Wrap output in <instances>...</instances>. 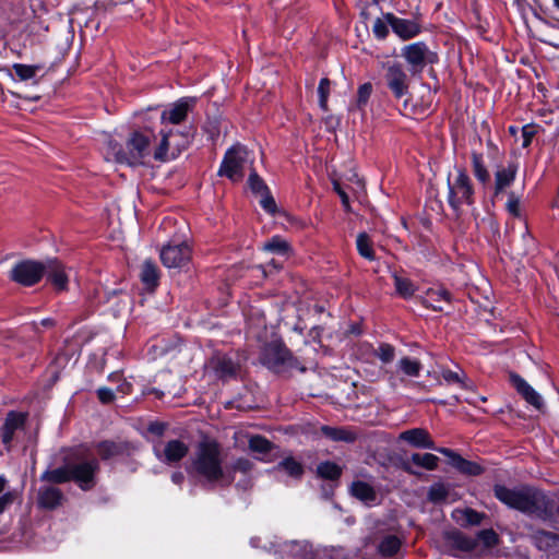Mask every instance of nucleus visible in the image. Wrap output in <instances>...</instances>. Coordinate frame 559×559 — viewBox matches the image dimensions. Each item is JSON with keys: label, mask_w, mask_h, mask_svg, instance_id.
Wrapping results in <instances>:
<instances>
[{"label": "nucleus", "mask_w": 559, "mask_h": 559, "mask_svg": "<svg viewBox=\"0 0 559 559\" xmlns=\"http://www.w3.org/2000/svg\"><path fill=\"white\" fill-rule=\"evenodd\" d=\"M374 355L383 362L390 364L395 358V348L388 343H382L374 350Z\"/></svg>", "instance_id": "nucleus-47"}, {"label": "nucleus", "mask_w": 559, "mask_h": 559, "mask_svg": "<svg viewBox=\"0 0 559 559\" xmlns=\"http://www.w3.org/2000/svg\"><path fill=\"white\" fill-rule=\"evenodd\" d=\"M317 473L322 478L334 480L341 476L342 469L337 464L326 461L318 465Z\"/></svg>", "instance_id": "nucleus-42"}, {"label": "nucleus", "mask_w": 559, "mask_h": 559, "mask_svg": "<svg viewBox=\"0 0 559 559\" xmlns=\"http://www.w3.org/2000/svg\"><path fill=\"white\" fill-rule=\"evenodd\" d=\"M171 480L176 485H181L185 480V475L181 472H175L171 475Z\"/></svg>", "instance_id": "nucleus-61"}, {"label": "nucleus", "mask_w": 559, "mask_h": 559, "mask_svg": "<svg viewBox=\"0 0 559 559\" xmlns=\"http://www.w3.org/2000/svg\"><path fill=\"white\" fill-rule=\"evenodd\" d=\"M104 156L107 160H114L130 166L143 164L150 156V139L141 132H133L122 147L116 140L108 138L104 145Z\"/></svg>", "instance_id": "nucleus-3"}, {"label": "nucleus", "mask_w": 559, "mask_h": 559, "mask_svg": "<svg viewBox=\"0 0 559 559\" xmlns=\"http://www.w3.org/2000/svg\"><path fill=\"white\" fill-rule=\"evenodd\" d=\"M62 491L53 486H43L38 490V504L44 509H56L62 502Z\"/></svg>", "instance_id": "nucleus-22"}, {"label": "nucleus", "mask_w": 559, "mask_h": 559, "mask_svg": "<svg viewBox=\"0 0 559 559\" xmlns=\"http://www.w3.org/2000/svg\"><path fill=\"white\" fill-rule=\"evenodd\" d=\"M356 248L358 253L366 260L373 261L376 253L373 250V241L367 233H359L356 238Z\"/></svg>", "instance_id": "nucleus-33"}, {"label": "nucleus", "mask_w": 559, "mask_h": 559, "mask_svg": "<svg viewBox=\"0 0 559 559\" xmlns=\"http://www.w3.org/2000/svg\"><path fill=\"white\" fill-rule=\"evenodd\" d=\"M535 545L538 549L551 552L559 548V536L549 532H538L534 536Z\"/></svg>", "instance_id": "nucleus-32"}, {"label": "nucleus", "mask_w": 559, "mask_h": 559, "mask_svg": "<svg viewBox=\"0 0 559 559\" xmlns=\"http://www.w3.org/2000/svg\"><path fill=\"white\" fill-rule=\"evenodd\" d=\"M40 479L53 484H62L71 480L69 464L62 467L46 471L40 476Z\"/></svg>", "instance_id": "nucleus-36"}, {"label": "nucleus", "mask_w": 559, "mask_h": 559, "mask_svg": "<svg viewBox=\"0 0 559 559\" xmlns=\"http://www.w3.org/2000/svg\"><path fill=\"white\" fill-rule=\"evenodd\" d=\"M140 278L147 288L154 289L159 280L157 265L151 260L144 261L141 266Z\"/></svg>", "instance_id": "nucleus-27"}, {"label": "nucleus", "mask_w": 559, "mask_h": 559, "mask_svg": "<svg viewBox=\"0 0 559 559\" xmlns=\"http://www.w3.org/2000/svg\"><path fill=\"white\" fill-rule=\"evenodd\" d=\"M453 519L461 525H479L484 514L473 509H457L453 512Z\"/></svg>", "instance_id": "nucleus-31"}, {"label": "nucleus", "mask_w": 559, "mask_h": 559, "mask_svg": "<svg viewBox=\"0 0 559 559\" xmlns=\"http://www.w3.org/2000/svg\"><path fill=\"white\" fill-rule=\"evenodd\" d=\"M451 301V295L450 293L442 287L438 288H430L426 293V297L424 299V304L427 307L432 308L436 311H442L443 306L442 304H450Z\"/></svg>", "instance_id": "nucleus-24"}, {"label": "nucleus", "mask_w": 559, "mask_h": 559, "mask_svg": "<svg viewBox=\"0 0 559 559\" xmlns=\"http://www.w3.org/2000/svg\"><path fill=\"white\" fill-rule=\"evenodd\" d=\"M507 210L514 217L521 216L520 199L514 193L509 194Z\"/></svg>", "instance_id": "nucleus-53"}, {"label": "nucleus", "mask_w": 559, "mask_h": 559, "mask_svg": "<svg viewBox=\"0 0 559 559\" xmlns=\"http://www.w3.org/2000/svg\"><path fill=\"white\" fill-rule=\"evenodd\" d=\"M45 265L44 274L58 290H64L68 286L69 274L66 267L58 260H48Z\"/></svg>", "instance_id": "nucleus-17"}, {"label": "nucleus", "mask_w": 559, "mask_h": 559, "mask_svg": "<svg viewBox=\"0 0 559 559\" xmlns=\"http://www.w3.org/2000/svg\"><path fill=\"white\" fill-rule=\"evenodd\" d=\"M44 272V263L25 260L14 265L11 270V278L21 285L32 286L40 281Z\"/></svg>", "instance_id": "nucleus-11"}, {"label": "nucleus", "mask_w": 559, "mask_h": 559, "mask_svg": "<svg viewBox=\"0 0 559 559\" xmlns=\"http://www.w3.org/2000/svg\"><path fill=\"white\" fill-rule=\"evenodd\" d=\"M249 449L259 454H267L273 449V443L262 436H252L249 439Z\"/></svg>", "instance_id": "nucleus-43"}, {"label": "nucleus", "mask_w": 559, "mask_h": 559, "mask_svg": "<svg viewBox=\"0 0 559 559\" xmlns=\"http://www.w3.org/2000/svg\"><path fill=\"white\" fill-rule=\"evenodd\" d=\"M400 440L407 442L414 448L437 450L429 432L424 428H413L401 432Z\"/></svg>", "instance_id": "nucleus-16"}, {"label": "nucleus", "mask_w": 559, "mask_h": 559, "mask_svg": "<svg viewBox=\"0 0 559 559\" xmlns=\"http://www.w3.org/2000/svg\"><path fill=\"white\" fill-rule=\"evenodd\" d=\"M284 551L297 559H313L311 546L307 542L292 540L284 544Z\"/></svg>", "instance_id": "nucleus-29"}, {"label": "nucleus", "mask_w": 559, "mask_h": 559, "mask_svg": "<svg viewBox=\"0 0 559 559\" xmlns=\"http://www.w3.org/2000/svg\"><path fill=\"white\" fill-rule=\"evenodd\" d=\"M248 185L252 193L257 195L265 194L269 191L267 186L255 171L249 175Z\"/></svg>", "instance_id": "nucleus-46"}, {"label": "nucleus", "mask_w": 559, "mask_h": 559, "mask_svg": "<svg viewBox=\"0 0 559 559\" xmlns=\"http://www.w3.org/2000/svg\"><path fill=\"white\" fill-rule=\"evenodd\" d=\"M393 278L395 290L400 296L403 298H409L414 295L416 287L411 280L402 277L397 274H394Z\"/></svg>", "instance_id": "nucleus-40"}, {"label": "nucleus", "mask_w": 559, "mask_h": 559, "mask_svg": "<svg viewBox=\"0 0 559 559\" xmlns=\"http://www.w3.org/2000/svg\"><path fill=\"white\" fill-rule=\"evenodd\" d=\"M195 105V98L182 97L167 106L160 115V121L164 128L168 124H180L183 122Z\"/></svg>", "instance_id": "nucleus-13"}, {"label": "nucleus", "mask_w": 559, "mask_h": 559, "mask_svg": "<svg viewBox=\"0 0 559 559\" xmlns=\"http://www.w3.org/2000/svg\"><path fill=\"white\" fill-rule=\"evenodd\" d=\"M372 93V85L371 83H364L358 87L357 92V103L356 106L359 110H362L364 107L367 105L370 96Z\"/></svg>", "instance_id": "nucleus-50"}, {"label": "nucleus", "mask_w": 559, "mask_h": 559, "mask_svg": "<svg viewBox=\"0 0 559 559\" xmlns=\"http://www.w3.org/2000/svg\"><path fill=\"white\" fill-rule=\"evenodd\" d=\"M97 396L99 401L104 404H108L114 401L115 394L111 389L108 388H99L97 390Z\"/></svg>", "instance_id": "nucleus-57"}, {"label": "nucleus", "mask_w": 559, "mask_h": 559, "mask_svg": "<svg viewBox=\"0 0 559 559\" xmlns=\"http://www.w3.org/2000/svg\"><path fill=\"white\" fill-rule=\"evenodd\" d=\"M401 539L394 535L385 536L380 545L379 552L384 557H392L396 555L401 549Z\"/></svg>", "instance_id": "nucleus-38"}, {"label": "nucleus", "mask_w": 559, "mask_h": 559, "mask_svg": "<svg viewBox=\"0 0 559 559\" xmlns=\"http://www.w3.org/2000/svg\"><path fill=\"white\" fill-rule=\"evenodd\" d=\"M409 461L427 471H435L438 467L439 457L432 453H413Z\"/></svg>", "instance_id": "nucleus-37"}, {"label": "nucleus", "mask_w": 559, "mask_h": 559, "mask_svg": "<svg viewBox=\"0 0 559 559\" xmlns=\"http://www.w3.org/2000/svg\"><path fill=\"white\" fill-rule=\"evenodd\" d=\"M472 170L475 178L484 186L489 183L490 175L485 165V160L481 153L472 152L471 154Z\"/></svg>", "instance_id": "nucleus-28"}, {"label": "nucleus", "mask_w": 559, "mask_h": 559, "mask_svg": "<svg viewBox=\"0 0 559 559\" xmlns=\"http://www.w3.org/2000/svg\"><path fill=\"white\" fill-rule=\"evenodd\" d=\"M187 472L211 487H227L235 479L233 473L224 467L221 447L213 440H204L198 444Z\"/></svg>", "instance_id": "nucleus-1"}, {"label": "nucleus", "mask_w": 559, "mask_h": 559, "mask_svg": "<svg viewBox=\"0 0 559 559\" xmlns=\"http://www.w3.org/2000/svg\"><path fill=\"white\" fill-rule=\"evenodd\" d=\"M402 56L409 66L413 75L420 74L427 64L438 62V56L431 51L424 41H417L405 46Z\"/></svg>", "instance_id": "nucleus-7"}, {"label": "nucleus", "mask_w": 559, "mask_h": 559, "mask_svg": "<svg viewBox=\"0 0 559 559\" xmlns=\"http://www.w3.org/2000/svg\"><path fill=\"white\" fill-rule=\"evenodd\" d=\"M448 202L452 210L459 214L463 205L474 204L473 182L464 168H456L453 180L448 179Z\"/></svg>", "instance_id": "nucleus-4"}, {"label": "nucleus", "mask_w": 559, "mask_h": 559, "mask_svg": "<svg viewBox=\"0 0 559 559\" xmlns=\"http://www.w3.org/2000/svg\"><path fill=\"white\" fill-rule=\"evenodd\" d=\"M384 20H386L392 31L403 40L411 39L420 33V25L415 20L401 19L393 13H386Z\"/></svg>", "instance_id": "nucleus-15"}, {"label": "nucleus", "mask_w": 559, "mask_h": 559, "mask_svg": "<svg viewBox=\"0 0 559 559\" xmlns=\"http://www.w3.org/2000/svg\"><path fill=\"white\" fill-rule=\"evenodd\" d=\"M441 376L448 384H457L462 389H466L468 386L466 382L467 377L464 371L456 372L450 369H442Z\"/></svg>", "instance_id": "nucleus-44"}, {"label": "nucleus", "mask_w": 559, "mask_h": 559, "mask_svg": "<svg viewBox=\"0 0 559 559\" xmlns=\"http://www.w3.org/2000/svg\"><path fill=\"white\" fill-rule=\"evenodd\" d=\"M71 480L75 481L83 490H88L95 485V475L99 468L96 459H88L69 464Z\"/></svg>", "instance_id": "nucleus-10"}, {"label": "nucleus", "mask_w": 559, "mask_h": 559, "mask_svg": "<svg viewBox=\"0 0 559 559\" xmlns=\"http://www.w3.org/2000/svg\"><path fill=\"white\" fill-rule=\"evenodd\" d=\"M389 23L381 19H377L373 23L372 32L374 36L379 39H383L386 37L389 29H388Z\"/></svg>", "instance_id": "nucleus-52"}, {"label": "nucleus", "mask_w": 559, "mask_h": 559, "mask_svg": "<svg viewBox=\"0 0 559 559\" xmlns=\"http://www.w3.org/2000/svg\"><path fill=\"white\" fill-rule=\"evenodd\" d=\"M7 483L8 481H7L5 477L0 476V493L4 490Z\"/></svg>", "instance_id": "nucleus-64"}, {"label": "nucleus", "mask_w": 559, "mask_h": 559, "mask_svg": "<svg viewBox=\"0 0 559 559\" xmlns=\"http://www.w3.org/2000/svg\"><path fill=\"white\" fill-rule=\"evenodd\" d=\"M275 469L278 472H284L288 476L294 478H300L304 474V467L300 462L295 460L293 456H287L282 460L276 466Z\"/></svg>", "instance_id": "nucleus-34"}, {"label": "nucleus", "mask_w": 559, "mask_h": 559, "mask_svg": "<svg viewBox=\"0 0 559 559\" xmlns=\"http://www.w3.org/2000/svg\"><path fill=\"white\" fill-rule=\"evenodd\" d=\"M350 492L357 499L369 503L377 499V493L373 487L365 481H355L350 487Z\"/></svg>", "instance_id": "nucleus-30"}, {"label": "nucleus", "mask_w": 559, "mask_h": 559, "mask_svg": "<svg viewBox=\"0 0 559 559\" xmlns=\"http://www.w3.org/2000/svg\"><path fill=\"white\" fill-rule=\"evenodd\" d=\"M166 425L159 421H154L148 425V431L156 436H162L165 431Z\"/></svg>", "instance_id": "nucleus-60"}, {"label": "nucleus", "mask_w": 559, "mask_h": 559, "mask_svg": "<svg viewBox=\"0 0 559 559\" xmlns=\"http://www.w3.org/2000/svg\"><path fill=\"white\" fill-rule=\"evenodd\" d=\"M389 381L393 388L397 385V381H403V379H397L393 373L389 376Z\"/></svg>", "instance_id": "nucleus-63"}, {"label": "nucleus", "mask_w": 559, "mask_h": 559, "mask_svg": "<svg viewBox=\"0 0 559 559\" xmlns=\"http://www.w3.org/2000/svg\"><path fill=\"white\" fill-rule=\"evenodd\" d=\"M449 488L442 483H436L428 490V499L433 503H439L448 498Z\"/></svg>", "instance_id": "nucleus-45"}, {"label": "nucleus", "mask_w": 559, "mask_h": 559, "mask_svg": "<svg viewBox=\"0 0 559 559\" xmlns=\"http://www.w3.org/2000/svg\"><path fill=\"white\" fill-rule=\"evenodd\" d=\"M262 362L270 369L280 370L283 367L295 368L299 366L289 349L281 341L267 343L262 352Z\"/></svg>", "instance_id": "nucleus-8"}, {"label": "nucleus", "mask_w": 559, "mask_h": 559, "mask_svg": "<svg viewBox=\"0 0 559 559\" xmlns=\"http://www.w3.org/2000/svg\"><path fill=\"white\" fill-rule=\"evenodd\" d=\"M495 496L510 508L548 519L552 514L554 504L550 499L539 490L526 488L521 490L509 489L504 486H496Z\"/></svg>", "instance_id": "nucleus-2"}, {"label": "nucleus", "mask_w": 559, "mask_h": 559, "mask_svg": "<svg viewBox=\"0 0 559 559\" xmlns=\"http://www.w3.org/2000/svg\"><path fill=\"white\" fill-rule=\"evenodd\" d=\"M119 447L111 441H104L97 444V452L102 459L107 460L119 453Z\"/></svg>", "instance_id": "nucleus-49"}, {"label": "nucleus", "mask_w": 559, "mask_h": 559, "mask_svg": "<svg viewBox=\"0 0 559 559\" xmlns=\"http://www.w3.org/2000/svg\"><path fill=\"white\" fill-rule=\"evenodd\" d=\"M510 380L518 393L532 406L540 409L543 406V399L522 377L516 373L510 374Z\"/></svg>", "instance_id": "nucleus-18"}, {"label": "nucleus", "mask_w": 559, "mask_h": 559, "mask_svg": "<svg viewBox=\"0 0 559 559\" xmlns=\"http://www.w3.org/2000/svg\"><path fill=\"white\" fill-rule=\"evenodd\" d=\"M334 190L340 195L341 201L345 210H349V198L347 193L341 188V186L337 182H334Z\"/></svg>", "instance_id": "nucleus-59"}, {"label": "nucleus", "mask_w": 559, "mask_h": 559, "mask_svg": "<svg viewBox=\"0 0 559 559\" xmlns=\"http://www.w3.org/2000/svg\"><path fill=\"white\" fill-rule=\"evenodd\" d=\"M251 468V462L247 459H238L231 469H229L233 474L235 471H240V472H248L249 469Z\"/></svg>", "instance_id": "nucleus-58"}, {"label": "nucleus", "mask_w": 559, "mask_h": 559, "mask_svg": "<svg viewBox=\"0 0 559 559\" xmlns=\"http://www.w3.org/2000/svg\"><path fill=\"white\" fill-rule=\"evenodd\" d=\"M248 164H252L249 151L246 146L236 144L225 153L218 175L231 181H240L245 176V169Z\"/></svg>", "instance_id": "nucleus-6"}, {"label": "nucleus", "mask_w": 559, "mask_h": 559, "mask_svg": "<svg viewBox=\"0 0 559 559\" xmlns=\"http://www.w3.org/2000/svg\"><path fill=\"white\" fill-rule=\"evenodd\" d=\"M403 468H404V471H405V472H407V473H408V474H411V475H419V473H418V472H416L415 469H413V468H412V466L409 465V463H405V464L403 465Z\"/></svg>", "instance_id": "nucleus-62"}, {"label": "nucleus", "mask_w": 559, "mask_h": 559, "mask_svg": "<svg viewBox=\"0 0 559 559\" xmlns=\"http://www.w3.org/2000/svg\"><path fill=\"white\" fill-rule=\"evenodd\" d=\"M262 249L271 253L285 255L289 252V243L280 236H273L269 241L264 242Z\"/></svg>", "instance_id": "nucleus-39"}, {"label": "nucleus", "mask_w": 559, "mask_h": 559, "mask_svg": "<svg viewBox=\"0 0 559 559\" xmlns=\"http://www.w3.org/2000/svg\"><path fill=\"white\" fill-rule=\"evenodd\" d=\"M25 419L26 416L23 413L10 412L7 415L5 421L1 428L2 442L5 445L11 443L15 431L24 426Z\"/></svg>", "instance_id": "nucleus-20"}, {"label": "nucleus", "mask_w": 559, "mask_h": 559, "mask_svg": "<svg viewBox=\"0 0 559 559\" xmlns=\"http://www.w3.org/2000/svg\"><path fill=\"white\" fill-rule=\"evenodd\" d=\"M159 255L166 267L181 269L186 266L191 259V248L186 242L177 245L168 243L162 248Z\"/></svg>", "instance_id": "nucleus-12"}, {"label": "nucleus", "mask_w": 559, "mask_h": 559, "mask_svg": "<svg viewBox=\"0 0 559 559\" xmlns=\"http://www.w3.org/2000/svg\"><path fill=\"white\" fill-rule=\"evenodd\" d=\"M421 368V362L418 359L411 358L407 356L402 357L396 364L397 371L402 372L407 377L413 378L419 376Z\"/></svg>", "instance_id": "nucleus-35"}, {"label": "nucleus", "mask_w": 559, "mask_h": 559, "mask_svg": "<svg viewBox=\"0 0 559 559\" xmlns=\"http://www.w3.org/2000/svg\"><path fill=\"white\" fill-rule=\"evenodd\" d=\"M477 539L486 547L490 548L498 544L499 537L493 530H483L477 534Z\"/></svg>", "instance_id": "nucleus-51"}, {"label": "nucleus", "mask_w": 559, "mask_h": 559, "mask_svg": "<svg viewBox=\"0 0 559 559\" xmlns=\"http://www.w3.org/2000/svg\"><path fill=\"white\" fill-rule=\"evenodd\" d=\"M518 166L509 163L507 166H499L495 171V195L503 192L515 180Z\"/></svg>", "instance_id": "nucleus-19"}, {"label": "nucleus", "mask_w": 559, "mask_h": 559, "mask_svg": "<svg viewBox=\"0 0 559 559\" xmlns=\"http://www.w3.org/2000/svg\"><path fill=\"white\" fill-rule=\"evenodd\" d=\"M447 539L451 547L460 551H473L477 546V542L475 539L467 537L459 531L449 533Z\"/></svg>", "instance_id": "nucleus-25"}, {"label": "nucleus", "mask_w": 559, "mask_h": 559, "mask_svg": "<svg viewBox=\"0 0 559 559\" xmlns=\"http://www.w3.org/2000/svg\"><path fill=\"white\" fill-rule=\"evenodd\" d=\"M260 204L261 206L269 213H274L276 211V203L273 197L267 191L265 194H261Z\"/></svg>", "instance_id": "nucleus-54"}, {"label": "nucleus", "mask_w": 559, "mask_h": 559, "mask_svg": "<svg viewBox=\"0 0 559 559\" xmlns=\"http://www.w3.org/2000/svg\"><path fill=\"white\" fill-rule=\"evenodd\" d=\"M12 68L20 81L32 80L37 72L41 70V66L39 64L14 63Z\"/></svg>", "instance_id": "nucleus-41"}, {"label": "nucleus", "mask_w": 559, "mask_h": 559, "mask_svg": "<svg viewBox=\"0 0 559 559\" xmlns=\"http://www.w3.org/2000/svg\"><path fill=\"white\" fill-rule=\"evenodd\" d=\"M159 135V143L153 153L154 158L159 162L176 158L190 143L189 133L174 128H163Z\"/></svg>", "instance_id": "nucleus-5"}, {"label": "nucleus", "mask_w": 559, "mask_h": 559, "mask_svg": "<svg viewBox=\"0 0 559 559\" xmlns=\"http://www.w3.org/2000/svg\"><path fill=\"white\" fill-rule=\"evenodd\" d=\"M153 452L159 462L167 465H175L188 454L189 447L179 439L166 442L157 441L153 444Z\"/></svg>", "instance_id": "nucleus-9"}, {"label": "nucleus", "mask_w": 559, "mask_h": 559, "mask_svg": "<svg viewBox=\"0 0 559 559\" xmlns=\"http://www.w3.org/2000/svg\"><path fill=\"white\" fill-rule=\"evenodd\" d=\"M330 87L331 82L329 79L323 78L320 80L319 86H318V94H319V105L321 109L328 110V98L330 94Z\"/></svg>", "instance_id": "nucleus-48"}, {"label": "nucleus", "mask_w": 559, "mask_h": 559, "mask_svg": "<svg viewBox=\"0 0 559 559\" xmlns=\"http://www.w3.org/2000/svg\"><path fill=\"white\" fill-rule=\"evenodd\" d=\"M438 452L450 457L451 464L463 474L479 475L483 471L481 467L477 463H474V462L463 459L462 456L454 453L450 449L440 448V449H438Z\"/></svg>", "instance_id": "nucleus-21"}, {"label": "nucleus", "mask_w": 559, "mask_h": 559, "mask_svg": "<svg viewBox=\"0 0 559 559\" xmlns=\"http://www.w3.org/2000/svg\"><path fill=\"white\" fill-rule=\"evenodd\" d=\"M384 80L395 98H402L408 94L409 79L402 66H389L385 71Z\"/></svg>", "instance_id": "nucleus-14"}, {"label": "nucleus", "mask_w": 559, "mask_h": 559, "mask_svg": "<svg viewBox=\"0 0 559 559\" xmlns=\"http://www.w3.org/2000/svg\"><path fill=\"white\" fill-rule=\"evenodd\" d=\"M15 493L12 491L4 492L0 496V514L3 513L14 501Z\"/></svg>", "instance_id": "nucleus-56"}, {"label": "nucleus", "mask_w": 559, "mask_h": 559, "mask_svg": "<svg viewBox=\"0 0 559 559\" xmlns=\"http://www.w3.org/2000/svg\"><path fill=\"white\" fill-rule=\"evenodd\" d=\"M320 430L324 437L332 441L354 442L357 438V435L347 428L322 426Z\"/></svg>", "instance_id": "nucleus-26"}, {"label": "nucleus", "mask_w": 559, "mask_h": 559, "mask_svg": "<svg viewBox=\"0 0 559 559\" xmlns=\"http://www.w3.org/2000/svg\"><path fill=\"white\" fill-rule=\"evenodd\" d=\"M535 129L533 126L526 124L522 128V146L527 147L532 143V140L535 135Z\"/></svg>", "instance_id": "nucleus-55"}, {"label": "nucleus", "mask_w": 559, "mask_h": 559, "mask_svg": "<svg viewBox=\"0 0 559 559\" xmlns=\"http://www.w3.org/2000/svg\"><path fill=\"white\" fill-rule=\"evenodd\" d=\"M213 366L217 376L222 379H228L236 374L238 364L227 355H215L209 362Z\"/></svg>", "instance_id": "nucleus-23"}]
</instances>
